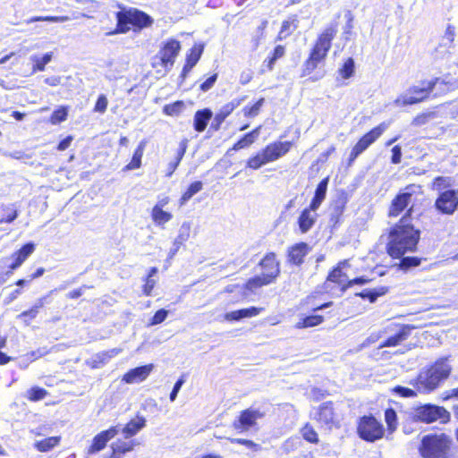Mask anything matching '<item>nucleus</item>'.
Here are the masks:
<instances>
[{"instance_id": "f257e3e1", "label": "nucleus", "mask_w": 458, "mask_h": 458, "mask_svg": "<svg viewBox=\"0 0 458 458\" xmlns=\"http://www.w3.org/2000/svg\"><path fill=\"white\" fill-rule=\"evenodd\" d=\"M412 209L410 208L388 230L386 251L392 259H399L397 265L404 272L420 266L425 259L417 256H405L415 252L420 240V230L412 224Z\"/></svg>"}, {"instance_id": "f03ea898", "label": "nucleus", "mask_w": 458, "mask_h": 458, "mask_svg": "<svg viewBox=\"0 0 458 458\" xmlns=\"http://www.w3.org/2000/svg\"><path fill=\"white\" fill-rule=\"evenodd\" d=\"M338 32V22L334 21L327 25L315 39L308 57L301 68V77H310L311 81H318L322 76H310L319 66L324 64L332 47L333 40Z\"/></svg>"}, {"instance_id": "7ed1b4c3", "label": "nucleus", "mask_w": 458, "mask_h": 458, "mask_svg": "<svg viewBox=\"0 0 458 458\" xmlns=\"http://www.w3.org/2000/svg\"><path fill=\"white\" fill-rule=\"evenodd\" d=\"M454 448L452 437L438 431L423 435L417 450L420 458H454Z\"/></svg>"}, {"instance_id": "20e7f679", "label": "nucleus", "mask_w": 458, "mask_h": 458, "mask_svg": "<svg viewBox=\"0 0 458 458\" xmlns=\"http://www.w3.org/2000/svg\"><path fill=\"white\" fill-rule=\"evenodd\" d=\"M119 7L121 10L115 13L116 25L110 35L125 34L130 30L140 32L153 24L152 17L147 13L134 7Z\"/></svg>"}, {"instance_id": "39448f33", "label": "nucleus", "mask_w": 458, "mask_h": 458, "mask_svg": "<svg viewBox=\"0 0 458 458\" xmlns=\"http://www.w3.org/2000/svg\"><path fill=\"white\" fill-rule=\"evenodd\" d=\"M293 147L292 140H275L266 145L259 152L250 157L246 161V167L258 170L263 165L273 163L284 157Z\"/></svg>"}, {"instance_id": "423d86ee", "label": "nucleus", "mask_w": 458, "mask_h": 458, "mask_svg": "<svg viewBox=\"0 0 458 458\" xmlns=\"http://www.w3.org/2000/svg\"><path fill=\"white\" fill-rule=\"evenodd\" d=\"M349 267V260L344 259L333 267L321 285L322 293L330 296L343 295L349 289V281L344 267Z\"/></svg>"}, {"instance_id": "0eeeda50", "label": "nucleus", "mask_w": 458, "mask_h": 458, "mask_svg": "<svg viewBox=\"0 0 458 458\" xmlns=\"http://www.w3.org/2000/svg\"><path fill=\"white\" fill-rule=\"evenodd\" d=\"M388 125V123L382 122L362 134L351 148L347 158V165H352L363 152L377 141L387 130Z\"/></svg>"}, {"instance_id": "6e6552de", "label": "nucleus", "mask_w": 458, "mask_h": 458, "mask_svg": "<svg viewBox=\"0 0 458 458\" xmlns=\"http://www.w3.org/2000/svg\"><path fill=\"white\" fill-rule=\"evenodd\" d=\"M450 420L451 414L445 407L432 403L419 405L414 408L412 413L413 421L424 424H431L436 421L446 424Z\"/></svg>"}, {"instance_id": "1a4fd4ad", "label": "nucleus", "mask_w": 458, "mask_h": 458, "mask_svg": "<svg viewBox=\"0 0 458 458\" xmlns=\"http://www.w3.org/2000/svg\"><path fill=\"white\" fill-rule=\"evenodd\" d=\"M358 437L365 442L374 443L385 436L383 424L372 414L361 416L356 427Z\"/></svg>"}, {"instance_id": "9d476101", "label": "nucleus", "mask_w": 458, "mask_h": 458, "mask_svg": "<svg viewBox=\"0 0 458 458\" xmlns=\"http://www.w3.org/2000/svg\"><path fill=\"white\" fill-rule=\"evenodd\" d=\"M417 327L411 324L392 322L384 328L387 336L380 343L379 348L396 347L407 341Z\"/></svg>"}, {"instance_id": "9b49d317", "label": "nucleus", "mask_w": 458, "mask_h": 458, "mask_svg": "<svg viewBox=\"0 0 458 458\" xmlns=\"http://www.w3.org/2000/svg\"><path fill=\"white\" fill-rule=\"evenodd\" d=\"M181 48V42L178 39L168 38L162 43L157 55L154 57V60L157 59V62L154 61L151 64L152 67H162L165 70H170L174 66Z\"/></svg>"}, {"instance_id": "f8f14e48", "label": "nucleus", "mask_w": 458, "mask_h": 458, "mask_svg": "<svg viewBox=\"0 0 458 458\" xmlns=\"http://www.w3.org/2000/svg\"><path fill=\"white\" fill-rule=\"evenodd\" d=\"M447 84L449 83L440 77H435L430 81H422L420 86H412L409 89L411 95L403 102L406 105L420 103L430 97L436 86H445Z\"/></svg>"}, {"instance_id": "ddd939ff", "label": "nucleus", "mask_w": 458, "mask_h": 458, "mask_svg": "<svg viewBox=\"0 0 458 458\" xmlns=\"http://www.w3.org/2000/svg\"><path fill=\"white\" fill-rule=\"evenodd\" d=\"M260 277H263L269 284H275L281 275V262L274 251H267L258 263Z\"/></svg>"}, {"instance_id": "4468645a", "label": "nucleus", "mask_w": 458, "mask_h": 458, "mask_svg": "<svg viewBox=\"0 0 458 458\" xmlns=\"http://www.w3.org/2000/svg\"><path fill=\"white\" fill-rule=\"evenodd\" d=\"M314 420L322 427L331 430L332 428H339L340 419L335 411L333 401L322 403L316 409Z\"/></svg>"}, {"instance_id": "2eb2a0df", "label": "nucleus", "mask_w": 458, "mask_h": 458, "mask_svg": "<svg viewBox=\"0 0 458 458\" xmlns=\"http://www.w3.org/2000/svg\"><path fill=\"white\" fill-rule=\"evenodd\" d=\"M265 417V412L259 409L250 407L240 411L238 417L233 421L232 427L240 433L247 432L258 428V420Z\"/></svg>"}, {"instance_id": "dca6fc26", "label": "nucleus", "mask_w": 458, "mask_h": 458, "mask_svg": "<svg viewBox=\"0 0 458 458\" xmlns=\"http://www.w3.org/2000/svg\"><path fill=\"white\" fill-rule=\"evenodd\" d=\"M434 206L442 215H453L458 208V191L445 190L441 191L437 197Z\"/></svg>"}, {"instance_id": "f3484780", "label": "nucleus", "mask_w": 458, "mask_h": 458, "mask_svg": "<svg viewBox=\"0 0 458 458\" xmlns=\"http://www.w3.org/2000/svg\"><path fill=\"white\" fill-rule=\"evenodd\" d=\"M119 433L117 426H112L107 429L98 433L87 448V454L91 455L104 450L107 443Z\"/></svg>"}, {"instance_id": "a211bd4d", "label": "nucleus", "mask_w": 458, "mask_h": 458, "mask_svg": "<svg viewBox=\"0 0 458 458\" xmlns=\"http://www.w3.org/2000/svg\"><path fill=\"white\" fill-rule=\"evenodd\" d=\"M348 203L346 192L342 191L330 205L329 224L332 228L338 227L344 221V214Z\"/></svg>"}, {"instance_id": "6ab92c4d", "label": "nucleus", "mask_w": 458, "mask_h": 458, "mask_svg": "<svg viewBox=\"0 0 458 458\" xmlns=\"http://www.w3.org/2000/svg\"><path fill=\"white\" fill-rule=\"evenodd\" d=\"M311 248L305 242H300L290 245L285 253L286 262L290 266L301 267Z\"/></svg>"}, {"instance_id": "aec40b11", "label": "nucleus", "mask_w": 458, "mask_h": 458, "mask_svg": "<svg viewBox=\"0 0 458 458\" xmlns=\"http://www.w3.org/2000/svg\"><path fill=\"white\" fill-rule=\"evenodd\" d=\"M411 196L412 194L411 192L399 191L396 193L388 206L387 216L390 218H395L403 212L405 211L406 213L411 201ZM411 208L413 210L412 207H411Z\"/></svg>"}, {"instance_id": "412c9836", "label": "nucleus", "mask_w": 458, "mask_h": 458, "mask_svg": "<svg viewBox=\"0 0 458 458\" xmlns=\"http://www.w3.org/2000/svg\"><path fill=\"white\" fill-rule=\"evenodd\" d=\"M36 245L30 242L23 244L19 250H15L12 255V262L8 266V273H13L19 268L25 260L35 251Z\"/></svg>"}, {"instance_id": "4be33fe9", "label": "nucleus", "mask_w": 458, "mask_h": 458, "mask_svg": "<svg viewBox=\"0 0 458 458\" xmlns=\"http://www.w3.org/2000/svg\"><path fill=\"white\" fill-rule=\"evenodd\" d=\"M441 382L440 377L428 369L415 378L413 385L419 391L431 392L438 387Z\"/></svg>"}, {"instance_id": "5701e85b", "label": "nucleus", "mask_w": 458, "mask_h": 458, "mask_svg": "<svg viewBox=\"0 0 458 458\" xmlns=\"http://www.w3.org/2000/svg\"><path fill=\"white\" fill-rule=\"evenodd\" d=\"M154 369L153 364H147L129 369L122 377V381L125 384H134L144 381L148 378Z\"/></svg>"}, {"instance_id": "b1692460", "label": "nucleus", "mask_w": 458, "mask_h": 458, "mask_svg": "<svg viewBox=\"0 0 458 458\" xmlns=\"http://www.w3.org/2000/svg\"><path fill=\"white\" fill-rule=\"evenodd\" d=\"M317 218V209L310 208L309 206L303 208L297 218L300 233H308L315 225Z\"/></svg>"}, {"instance_id": "393cba45", "label": "nucleus", "mask_w": 458, "mask_h": 458, "mask_svg": "<svg viewBox=\"0 0 458 458\" xmlns=\"http://www.w3.org/2000/svg\"><path fill=\"white\" fill-rule=\"evenodd\" d=\"M137 445L135 440L117 439L110 445V453L107 458H123L126 454L131 452Z\"/></svg>"}, {"instance_id": "a878e982", "label": "nucleus", "mask_w": 458, "mask_h": 458, "mask_svg": "<svg viewBox=\"0 0 458 458\" xmlns=\"http://www.w3.org/2000/svg\"><path fill=\"white\" fill-rule=\"evenodd\" d=\"M264 310L263 307H248L227 312L224 315L226 321H239L243 318H253L259 315Z\"/></svg>"}, {"instance_id": "bb28decb", "label": "nucleus", "mask_w": 458, "mask_h": 458, "mask_svg": "<svg viewBox=\"0 0 458 458\" xmlns=\"http://www.w3.org/2000/svg\"><path fill=\"white\" fill-rule=\"evenodd\" d=\"M285 53L286 48L284 45H276L263 61L260 73L272 72L275 68L276 62L283 58Z\"/></svg>"}, {"instance_id": "cd10ccee", "label": "nucleus", "mask_w": 458, "mask_h": 458, "mask_svg": "<svg viewBox=\"0 0 458 458\" xmlns=\"http://www.w3.org/2000/svg\"><path fill=\"white\" fill-rule=\"evenodd\" d=\"M267 285H269V284L263 277L256 275L247 279L242 284V294L245 297H249L256 294L259 289Z\"/></svg>"}, {"instance_id": "c85d7f7f", "label": "nucleus", "mask_w": 458, "mask_h": 458, "mask_svg": "<svg viewBox=\"0 0 458 458\" xmlns=\"http://www.w3.org/2000/svg\"><path fill=\"white\" fill-rule=\"evenodd\" d=\"M213 116L211 109L206 107L197 110L193 116V128L197 132H202L206 130L208 122Z\"/></svg>"}, {"instance_id": "c756f323", "label": "nucleus", "mask_w": 458, "mask_h": 458, "mask_svg": "<svg viewBox=\"0 0 458 458\" xmlns=\"http://www.w3.org/2000/svg\"><path fill=\"white\" fill-rule=\"evenodd\" d=\"M328 181L329 177L327 176L324 179H322L317 185L314 196L309 204V207H310V208H315L318 210V208L322 204L327 195Z\"/></svg>"}, {"instance_id": "7c9ffc66", "label": "nucleus", "mask_w": 458, "mask_h": 458, "mask_svg": "<svg viewBox=\"0 0 458 458\" xmlns=\"http://www.w3.org/2000/svg\"><path fill=\"white\" fill-rule=\"evenodd\" d=\"M260 126H258L250 131L245 133L241 139H239L230 148V150L238 151L242 148H247L251 146L257 140L259 134Z\"/></svg>"}, {"instance_id": "2f4dec72", "label": "nucleus", "mask_w": 458, "mask_h": 458, "mask_svg": "<svg viewBox=\"0 0 458 458\" xmlns=\"http://www.w3.org/2000/svg\"><path fill=\"white\" fill-rule=\"evenodd\" d=\"M146 426V420L142 416H138L134 420L128 421L122 429V432L125 438H131L134 437L139 431H140Z\"/></svg>"}, {"instance_id": "473e14b6", "label": "nucleus", "mask_w": 458, "mask_h": 458, "mask_svg": "<svg viewBox=\"0 0 458 458\" xmlns=\"http://www.w3.org/2000/svg\"><path fill=\"white\" fill-rule=\"evenodd\" d=\"M390 288L386 285H381L372 289H364L356 293V296L368 300L370 303H374L377 298L382 297L389 293Z\"/></svg>"}, {"instance_id": "72a5a7b5", "label": "nucleus", "mask_w": 458, "mask_h": 458, "mask_svg": "<svg viewBox=\"0 0 458 458\" xmlns=\"http://www.w3.org/2000/svg\"><path fill=\"white\" fill-rule=\"evenodd\" d=\"M45 298H40L38 300L37 303L31 306L29 310L22 311L17 316V318L20 319L23 325L30 326L31 321L36 318L38 314L39 309L44 305Z\"/></svg>"}, {"instance_id": "f704fd0d", "label": "nucleus", "mask_w": 458, "mask_h": 458, "mask_svg": "<svg viewBox=\"0 0 458 458\" xmlns=\"http://www.w3.org/2000/svg\"><path fill=\"white\" fill-rule=\"evenodd\" d=\"M147 145L146 140H141L135 148L131 161L123 167V171L139 169L141 166V159Z\"/></svg>"}, {"instance_id": "c9c22d12", "label": "nucleus", "mask_w": 458, "mask_h": 458, "mask_svg": "<svg viewBox=\"0 0 458 458\" xmlns=\"http://www.w3.org/2000/svg\"><path fill=\"white\" fill-rule=\"evenodd\" d=\"M122 352L119 348H114L98 352L92 360L91 368L98 369L107 363L112 358L118 355Z\"/></svg>"}, {"instance_id": "e433bc0d", "label": "nucleus", "mask_w": 458, "mask_h": 458, "mask_svg": "<svg viewBox=\"0 0 458 458\" xmlns=\"http://www.w3.org/2000/svg\"><path fill=\"white\" fill-rule=\"evenodd\" d=\"M436 376H438L442 381L446 379L451 374V367L447 364V358L442 357L436 360L433 366L429 368Z\"/></svg>"}, {"instance_id": "4c0bfd02", "label": "nucleus", "mask_w": 458, "mask_h": 458, "mask_svg": "<svg viewBox=\"0 0 458 458\" xmlns=\"http://www.w3.org/2000/svg\"><path fill=\"white\" fill-rule=\"evenodd\" d=\"M436 376H438L442 381L446 379L451 374V367L447 364V358L442 357L436 360L433 366L429 368Z\"/></svg>"}, {"instance_id": "58836bf2", "label": "nucleus", "mask_w": 458, "mask_h": 458, "mask_svg": "<svg viewBox=\"0 0 458 458\" xmlns=\"http://www.w3.org/2000/svg\"><path fill=\"white\" fill-rule=\"evenodd\" d=\"M61 443L60 436H54L36 441L33 445L34 448L40 453H47L58 446Z\"/></svg>"}, {"instance_id": "ea45409f", "label": "nucleus", "mask_w": 458, "mask_h": 458, "mask_svg": "<svg viewBox=\"0 0 458 458\" xmlns=\"http://www.w3.org/2000/svg\"><path fill=\"white\" fill-rule=\"evenodd\" d=\"M150 216L153 223L157 226H163L173 219V214L159 207H153L150 212Z\"/></svg>"}, {"instance_id": "a19ab883", "label": "nucleus", "mask_w": 458, "mask_h": 458, "mask_svg": "<svg viewBox=\"0 0 458 458\" xmlns=\"http://www.w3.org/2000/svg\"><path fill=\"white\" fill-rule=\"evenodd\" d=\"M191 226L189 224H182L177 236L174 241V248L171 250V256H174L179 249L189 240Z\"/></svg>"}, {"instance_id": "79ce46f5", "label": "nucleus", "mask_w": 458, "mask_h": 458, "mask_svg": "<svg viewBox=\"0 0 458 458\" xmlns=\"http://www.w3.org/2000/svg\"><path fill=\"white\" fill-rule=\"evenodd\" d=\"M204 47L201 44L193 45L186 54L184 64L193 68L199 61Z\"/></svg>"}, {"instance_id": "37998d69", "label": "nucleus", "mask_w": 458, "mask_h": 458, "mask_svg": "<svg viewBox=\"0 0 458 458\" xmlns=\"http://www.w3.org/2000/svg\"><path fill=\"white\" fill-rule=\"evenodd\" d=\"M337 74L342 80H349L355 74V62L352 57H347L337 70Z\"/></svg>"}, {"instance_id": "c03bdc74", "label": "nucleus", "mask_w": 458, "mask_h": 458, "mask_svg": "<svg viewBox=\"0 0 458 458\" xmlns=\"http://www.w3.org/2000/svg\"><path fill=\"white\" fill-rule=\"evenodd\" d=\"M300 433L306 442L312 445H318L319 443L318 433L310 422L303 424L300 428Z\"/></svg>"}, {"instance_id": "a18cd8bd", "label": "nucleus", "mask_w": 458, "mask_h": 458, "mask_svg": "<svg viewBox=\"0 0 458 458\" xmlns=\"http://www.w3.org/2000/svg\"><path fill=\"white\" fill-rule=\"evenodd\" d=\"M202 189L203 183L201 181L192 182L181 195L179 199L180 206L186 204L195 194L199 192Z\"/></svg>"}, {"instance_id": "49530a36", "label": "nucleus", "mask_w": 458, "mask_h": 458, "mask_svg": "<svg viewBox=\"0 0 458 458\" xmlns=\"http://www.w3.org/2000/svg\"><path fill=\"white\" fill-rule=\"evenodd\" d=\"M324 322L322 315L311 314L301 318L296 324L295 328L303 329L317 327Z\"/></svg>"}, {"instance_id": "de8ad7c7", "label": "nucleus", "mask_w": 458, "mask_h": 458, "mask_svg": "<svg viewBox=\"0 0 458 458\" xmlns=\"http://www.w3.org/2000/svg\"><path fill=\"white\" fill-rule=\"evenodd\" d=\"M324 293H322V290L316 291V292L310 293L305 299L306 305H308L312 311H318V310H323V309L332 306L333 305L332 301L316 303V299L318 297H320Z\"/></svg>"}, {"instance_id": "09e8293b", "label": "nucleus", "mask_w": 458, "mask_h": 458, "mask_svg": "<svg viewBox=\"0 0 458 458\" xmlns=\"http://www.w3.org/2000/svg\"><path fill=\"white\" fill-rule=\"evenodd\" d=\"M298 26L297 16L293 15L291 20L283 21L281 29L277 34L276 39L282 40L291 35L292 30H295Z\"/></svg>"}, {"instance_id": "8fccbe9b", "label": "nucleus", "mask_w": 458, "mask_h": 458, "mask_svg": "<svg viewBox=\"0 0 458 458\" xmlns=\"http://www.w3.org/2000/svg\"><path fill=\"white\" fill-rule=\"evenodd\" d=\"M385 421L386 424V431L393 434L398 428V417L395 410L389 407L385 410Z\"/></svg>"}, {"instance_id": "3c124183", "label": "nucleus", "mask_w": 458, "mask_h": 458, "mask_svg": "<svg viewBox=\"0 0 458 458\" xmlns=\"http://www.w3.org/2000/svg\"><path fill=\"white\" fill-rule=\"evenodd\" d=\"M48 395V392L40 386H35L27 390L25 397L30 402H38Z\"/></svg>"}, {"instance_id": "603ef678", "label": "nucleus", "mask_w": 458, "mask_h": 458, "mask_svg": "<svg viewBox=\"0 0 458 458\" xmlns=\"http://www.w3.org/2000/svg\"><path fill=\"white\" fill-rule=\"evenodd\" d=\"M185 105L182 100H176L163 106V113L167 116H178L184 109Z\"/></svg>"}, {"instance_id": "864d4df0", "label": "nucleus", "mask_w": 458, "mask_h": 458, "mask_svg": "<svg viewBox=\"0 0 458 458\" xmlns=\"http://www.w3.org/2000/svg\"><path fill=\"white\" fill-rule=\"evenodd\" d=\"M185 151L186 146L184 144H182L180 148L177 150L174 159L167 165V169L165 172L166 177H171L173 174L175 172L185 154Z\"/></svg>"}, {"instance_id": "5fc2aeb1", "label": "nucleus", "mask_w": 458, "mask_h": 458, "mask_svg": "<svg viewBox=\"0 0 458 458\" xmlns=\"http://www.w3.org/2000/svg\"><path fill=\"white\" fill-rule=\"evenodd\" d=\"M264 103H265V98H260L254 104L250 105V106H245L242 109L243 116L247 117V118L256 117L259 114L260 109H261L262 106L264 105Z\"/></svg>"}, {"instance_id": "6e6d98bb", "label": "nucleus", "mask_w": 458, "mask_h": 458, "mask_svg": "<svg viewBox=\"0 0 458 458\" xmlns=\"http://www.w3.org/2000/svg\"><path fill=\"white\" fill-rule=\"evenodd\" d=\"M246 98V96H242L241 98H237L233 99L232 101L225 104L219 110L218 113L222 114V116L226 119L234 109H236Z\"/></svg>"}, {"instance_id": "4d7b16f0", "label": "nucleus", "mask_w": 458, "mask_h": 458, "mask_svg": "<svg viewBox=\"0 0 458 458\" xmlns=\"http://www.w3.org/2000/svg\"><path fill=\"white\" fill-rule=\"evenodd\" d=\"M68 116V109L66 106H61L56 108L50 115L49 122L52 124H58L64 122Z\"/></svg>"}, {"instance_id": "13d9d810", "label": "nucleus", "mask_w": 458, "mask_h": 458, "mask_svg": "<svg viewBox=\"0 0 458 458\" xmlns=\"http://www.w3.org/2000/svg\"><path fill=\"white\" fill-rule=\"evenodd\" d=\"M435 117H436L435 112L420 113L412 119L411 125H413L415 127L423 126Z\"/></svg>"}, {"instance_id": "bf43d9fd", "label": "nucleus", "mask_w": 458, "mask_h": 458, "mask_svg": "<svg viewBox=\"0 0 458 458\" xmlns=\"http://www.w3.org/2000/svg\"><path fill=\"white\" fill-rule=\"evenodd\" d=\"M52 53H47L42 57H35L33 59L32 71L42 72L45 70L46 65L51 61Z\"/></svg>"}, {"instance_id": "052dcab7", "label": "nucleus", "mask_w": 458, "mask_h": 458, "mask_svg": "<svg viewBox=\"0 0 458 458\" xmlns=\"http://www.w3.org/2000/svg\"><path fill=\"white\" fill-rule=\"evenodd\" d=\"M229 440H230V442L232 444H237V445H241L246 446L247 448L251 449V450H253L255 452H258V451L261 450L260 445L255 443L254 441H252L250 439H246V438H231Z\"/></svg>"}, {"instance_id": "680f3d73", "label": "nucleus", "mask_w": 458, "mask_h": 458, "mask_svg": "<svg viewBox=\"0 0 458 458\" xmlns=\"http://www.w3.org/2000/svg\"><path fill=\"white\" fill-rule=\"evenodd\" d=\"M68 19L67 16H34L28 21V23L35 21L64 22L68 21Z\"/></svg>"}, {"instance_id": "e2e57ef3", "label": "nucleus", "mask_w": 458, "mask_h": 458, "mask_svg": "<svg viewBox=\"0 0 458 458\" xmlns=\"http://www.w3.org/2000/svg\"><path fill=\"white\" fill-rule=\"evenodd\" d=\"M393 392L399 395L400 397L403 398H411L417 396L416 391H414L411 388L405 387L403 386H396L394 387Z\"/></svg>"}, {"instance_id": "0e129e2a", "label": "nucleus", "mask_w": 458, "mask_h": 458, "mask_svg": "<svg viewBox=\"0 0 458 458\" xmlns=\"http://www.w3.org/2000/svg\"><path fill=\"white\" fill-rule=\"evenodd\" d=\"M108 106V100L106 97L103 94L99 95L97 98V101L95 103L93 111L99 114H104Z\"/></svg>"}, {"instance_id": "69168bd1", "label": "nucleus", "mask_w": 458, "mask_h": 458, "mask_svg": "<svg viewBox=\"0 0 458 458\" xmlns=\"http://www.w3.org/2000/svg\"><path fill=\"white\" fill-rule=\"evenodd\" d=\"M168 315V311L165 309H160L155 312L153 317L148 322V326H155L164 322Z\"/></svg>"}, {"instance_id": "338daca9", "label": "nucleus", "mask_w": 458, "mask_h": 458, "mask_svg": "<svg viewBox=\"0 0 458 458\" xmlns=\"http://www.w3.org/2000/svg\"><path fill=\"white\" fill-rule=\"evenodd\" d=\"M7 214L0 218V224H11L18 217V210L15 208H4Z\"/></svg>"}, {"instance_id": "774afa93", "label": "nucleus", "mask_w": 458, "mask_h": 458, "mask_svg": "<svg viewBox=\"0 0 458 458\" xmlns=\"http://www.w3.org/2000/svg\"><path fill=\"white\" fill-rule=\"evenodd\" d=\"M450 185H451V180H450V178H447V177L437 176L432 181L433 188H436L437 191L446 189Z\"/></svg>"}]
</instances>
